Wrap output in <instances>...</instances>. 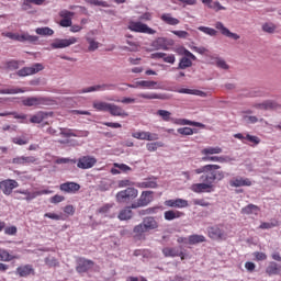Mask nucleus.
<instances>
[{
  "instance_id": "obj_1",
  "label": "nucleus",
  "mask_w": 281,
  "mask_h": 281,
  "mask_svg": "<svg viewBox=\"0 0 281 281\" xmlns=\"http://www.w3.org/2000/svg\"><path fill=\"white\" fill-rule=\"evenodd\" d=\"M217 170H221L220 165H205L195 169V175L202 176L200 177V183L191 186L192 192H195L196 194L214 192V182L223 181L225 179V172Z\"/></svg>"
},
{
  "instance_id": "obj_2",
  "label": "nucleus",
  "mask_w": 281,
  "mask_h": 281,
  "mask_svg": "<svg viewBox=\"0 0 281 281\" xmlns=\"http://www.w3.org/2000/svg\"><path fill=\"white\" fill-rule=\"evenodd\" d=\"M139 191L133 187H127L125 190L119 191L115 195L117 203H133L137 199Z\"/></svg>"
},
{
  "instance_id": "obj_3",
  "label": "nucleus",
  "mask_w": 281,
  "mask_h": 281,
  "mask_svg": "<svg viewBox=\"0 0 281 281\" xmlns=\"http://www.w3.org/2000/svg\"><path fill=\"white\" fill-rule=\"evenodd\" d=\"M153 191H143L137 202L131 204L132 210H137V207H146V205H150L153 203Z\"/></svg>"
},
{
  "instance_id": "obj_4",
  "label": "nucleus",
  "mask_w": 281,
  "mask_h": 281,
  "mask_svg": "<svg viewBox=\"0 0 281 281\" xmlns=\"http://www.w3.org/2000/svg\"><path fill=\"white\" fill-rule=\"evenodd\" d=\"M127 30H131V32H137L138 34H157V31L150 29L148 25L135 21H131L128 23Z\"/></svg>"
},
{
  "instance_id": "obj_5",
  "label": "nucleus",
  "mask_w": 281,
  "mask_h": 281,
  "mask_svg": "<svg viewBox=\"0 0 281 281\" xmlns=\"http://www.w3.org/2000/svg\"><path fill=\"white\" fill-rule=\"evenodd\" d=\"M15 188H19V182L14 179H5L0 181V190L3 194H5V196H10Z\"/></svg>"
},
{
  "instance_id": "obj_6",
  "label": "nucleus",
  "mask_w": 281,
  "mask_h": 281,
  "mask_svg": "<svg viewBox=\"0 0 281 281\" xmlns=\"http://www.w3.org/2000/svg\"><path fill=\"white\" fill-rule=\"evenodd\" d=\"M76 43H78L77 37H70L68 40L56 38L50 44V47L52 49H65V47H71V45H76Z\"/></svg>"
},
{
  "instance_id": "obj_7",
  "label": "nucleus",
  "mask_w": 281,
  "mask_h": 281,
  "mask_svg": "<svg viewBox=\"0 0 281 281\" xmlns=\"http://www.w3.org/2000/svg\"><path fill=\"white\" fill-rule=\"evenodd\" d=\"M98 164V159L93 156H82L77 161V168L80 170H89V168H93Z\"/></svg>"
},
{
  "instance_id": "obj_8",
  "label": "nucleus",
  "mask_w": 281,
  "mask_h": 281,
  "mask_svg": "<svg viewBox=\"0 0 281 281\" xmlns=\"http://www.w3.org/2000/svg\"><path fill=\"white\" fill-rule=\"evenodd\" d=\"M93 265H95L93 260L86 259L82 257L78 258L76 271L77 273H87V271H91V269H93Z\"/></svg>"
},
{
  "instance_id": "obj_9",
  "label": "nucleus",
  "mask_w": 281,
  "mask_h": 281,
  "mask_svg": "<svg viewBox=\"0 0 281 281\" xmlns=\"http://www.w3.org/2000/svg\"><path fill=\"white\" fill-rule=\"evenodd\" d=\"M126 87H130V89H159V83L153 80H140L133 85L128 83Z\"/></svg>"
},
{
  "instance_id": "obj_10",
  "label": "nucleus",
  "mask_w": 281,
  "mask_h": 281,
  "mask_svg": "<svg viewBox=\"0 0 281 281\" xmlns=\"http://www.w3.org/2000/svg\"><path fill=\"white\" fill-rule=\"evenodd\" d=\"M43 64H34L31 67H24L18 71V76L25 78V76H34V74H38V71H43Z\"/></svg>"
},
{
  "instance_id": "obj_11",
  "label": "nucleus",
  "mask_w": 281,
  "mask_h": 281,
  "mask_svg": "<svg viewBox=\"0 0 281 281\" xmlns=\"http://www.w3.org/2000/svg\"><path fill=\"white\" fill-rule=\"evenodd\" d=\"M76 13L69 11V10H61L59 11V16H60V21H59V25L60 27H71L72 25V21L71 19H74Z\"/></svg>"
},
{
  "instance_id": "obj_12",
  "label": "nucleus",
  "mask_w": 281,
  "mask_h": 281,
  "mask_svg": "<svg viewBox=\"0 0 281 281\" xmlns=\"http://www.w3.org/2000/svg\"><path fill=\"white\" fill-rule=\"evenodd\" d=\"M134 139H142L145 142H157L159 139V134L150 132H134L132 133Z\"/></svg>"
},
{
  "instance_id": "obj_13",
  "label": "nucleus",
  "mask_w": 281,
  "mask_h": 281,
  "mask_svg": "<svg viewBox=\"0 0 281 281\" xmlns=\"http://www.w3.org/2000/svg\"><path fill=\"white\" fill-rule=\"evenodd\" d=\"M234 137L235 139H240L243 144H247V142H249L250 146H258V144H260V137L250 134L245 135L243 133H237L234 134Z\"/></svg>"
},
{
  "instance_id": "obj_14",
  "label": "nucleus",
  "mask_w": 281,
  "mask_h": 281,
  "mask_svg": "<svg viewBox=\"0 0 281 281\" xmlns=\"http://www.w3.org/2000/svg\"><path fill=\"white\" fill-rule=\"evenodd\" d=\"M251 186H254V182L249 178L235 177L229 181L231 188H249Z\"/></svg>"
},
{
  "instance_id": "obj_15",
  "label": "nucleus",
  "mask_w": 281,
  "mask_h": 281,
  "mask_svg": "<svg viewBox=\"0 0 281 281\" xmlns=\"http://www.w3.org/2000/svg\"><path fill=\"white\" fill-rule=\"evenodd\" d=\"M59 190L66 194H76L80 192V184L71 181L64 182L59 186Z\"/></svg>"
},
{
  "instance_id": "obj_16",
  "label": "nucleus",
  "mask_w": 281,
  "mask_h": 281,
  "mask_svg": "<svg viewBox=\"0 0 281 281\" xmlns=\"http://www.w3.org/2000/svg\"><path fill=\"white\" fill-rule=\"evenodd\" d=\"M215 29H217L218 32H221L222 36H226L227 38H233V41H238L240 38V35L236 33H232V31H229V29H227L225 24H223V22H216Z\"/></svg>"
},
{
  "instance_id": "obj_17",
  "label": "nucleus",
  "mask_w": 281,
  "mask_h": 281,
  "mask_svg": "<svg viewBox=\"0 0 281 281\" xmlns=\"http://www.w3.org/2000/svg\"><path fill=\"white\" fill-rule=\"evenodd\" d=\"M207 236L212 240H223L225 238V232L218 225H215L207 228Z\"/></svg>"
},
{
  "instance_id": "obj_18",
  "label": "nucleus",
  "mask_w": 281,
  "mask_h": 281,
  "mask_svg": "<svg viewBox=\"0 0 281 281\" xmlns=\"http://www.w3.org/2000/svg\"><path fill=\"white\" fill-rule=\"evenodd\" d=\"M47 100L43 97H29L22 100L24 106H43Z\"/></svg>"
},
{
  "instance_id": "obj_19",
  "label": "nucleus",
  "mask_w": 281,
  "mask_h": 281,
  "mask_svg": "<svg viewBox=\"0 0 281 281\" xmlns=\"http://www.w3.org/2000/svg\"><path fill=\"white\" fill-rule=\"evenodd\" d=\"M165 205L167 207H177L178 210H183V207H188L190 204L188 203V200L178 198L173 200H166Z\"/></svg>"
},
{
  "instance_id": "obj_20",
  "label": "nucleus",
  "mask_w": 281,
  "mask_h": 281,
  "mask_svg": "<svg viewBox=\"0 0 281 281\" xmlns=\"http://www.w3.org/2000/svg\"><path fill=\"white\" fill-rule=\"evenodd\" d=\"M108 113H110V115H112L113 117H128V114L126 113V111H124V109L113 103H110Z\"/></svg>"
},
{
  "instance_id": "obj_21",
  "label": "nucleus",
  "mask_w": 281,
  "mask_h": 281,
  "mask_svg": "<svg viewBox=\"0 0 281 281\" xmlns=\"http://www.w3.org/2000/svg\"><path fill=\"white\" fill-rule=\"evenodd\" d=\"M12 164L15 166H27L29 164H36V157L34 156H20L12 159Z\"/></svg>"
},
{
  "instance_id": "obj_22",
  "label": "nucleus",
  "mask_w": 281,
  "mask_h": 281,
  "mask_svg": "<svg viewBox=\"0 0 281 281\" xmlns=\"http://www.w3.org/2000/svg\"><path fill=\"white\" fill-rule=\"evenodd\" d=\"M111 87H113V85H109V83L95 85V86H91L80 90L79 93H93V91H106L111 89Z\"/></svg>"
},
{
  "instance_id": "obj_23",
  "label": "nucleus",
  "mask_w": 281,
  "mask_h": 281,
  "mask_svg": "<svg viewBox=\"0 0 281 281\" xmlns=\"http://www.w3.org/2000/svg\"><path fill=\"white\" fill-rule=\"evenodd\" d=\"M267 276H281V265L276 261H270L266 267Z\"/></svg>"
},
{
  "instance_id": "obj_24",
  "label": "nucleus",
  "mask_w": 281,
  "mask_h": 281,
  "mask_svg": "<svg viewBox=\"0 0 281 281\" xmlns=\"http://www.w3.org/2000/svg\"><path fill=\"white\" fill-rule=\"evenodd\" d=\"M16 273L20 278H27V276H34V267L32 265H24L16 268Z\"/></svg>"
},
{
  "instance_id": "obj_25",
  "label": "nucleus",
  "mask_w": 281,
  "mask_h": 281,
  "mask_svg": "<svg viewBox=\"0 0 281 281\" xmlns=\"http://www.w3.org/2000/svg\"><path fill=\"white\" fill-rule=\"evenodd\" d=\"M240 213L246 216H250L251 214L258 216V214L260 213V206L256 204H248L241 209Z\"/></svg>"
},
{
  "instance_id": "obj_26",
  "label": "nucleus",
  "mask_w": 281,
  "mask_h": 281,
  "mask_svg": "<svg viewBox=\"0 0 281 281\" xmlns=\"http://www.w3.org/2000/svg\"><path fill=\"white\" fill-rule=\"evenodd\" d=\"M143 224H145L147 232H153L155 229H158V227H159V223L153 216L144 217Z\"/></svg>"
},
{
  "instance_id": "obj_27",
  "label": "nucleus",
  "mask_w": 281,
  "mask_h": 281,
  "mask_svg": "<svg viewBox=\"0 0 281 281\" xmlns=\"http://www.w3.org/2000/svg\"><path fill=\"white\" fill-rule=\"evenodd\" d=\"M149 231L146 228L144 222L134 226V228H133V234H134L135 238H138V240H142V238H144V234H146Z\"/></svg>"
},
{
  "instance_id": "obj_28",
  "label": "nucleus",
  "mask_w": 281,
  "mask_h": 281,
  "mask_svg": "<svg viewBox=\"0 0 281 281\" xmlns=\"http://www.w3.org/2000/svg\"><path fill=\"white\" fill-rule=\"evenodd\" d=\"M12 260H19V256L10 254V251L0 248V262H12Z\"/></svg>"
},
{
  "instance_id": "obj_29",
  "label": "nucleus",
  "mask_w": 281,
  "mask_h": 281,
  "mask_svg": "<svg viewBox=\"0 0 281 281\" xmlns=\"http://www.w3.org/2000/svg\"><path fill=\"white\" fill-rule=\"evenodd\" d=\"M175 124H178V126H198V128L205 127V125L203 123L190 121L187 119H178V120H176Z\"/></svg>"
},
{
  "instance_id": "obj_30",
  "label": "nucleus",
  "mask_w": 281,
  "mask_h": 281,
  "mask_svg": "<svg viewBox=\"0 0 281 281\" xmlns=\"http://www.w3.org/2000/svg\"><path fill=\"white\" fill-rule=\"evenodd\" d=\"M117 218L119 221H131V218H133V207L126 206L125 209L121 210Z\"/></svg>"
},
{
  "instance_id": "obj_31",
  "label": "nucleus",
  "mask_w": 281,
  "mask_h": 281,
  "mask_svg": "<svg viewBox=\"0 0 281 281\" xmlns=\"http://www.w3.org/2000/svg\"><path fill=\"white\" fill-rule=\"evenodd\" d=\"M18 42L19 43H36L38 42V36L30 35V33H22V34H19Z\"/></svg>"
},
{
  "instance_id": "obj_32",
  "label": "nucleus",
  "mask_w": 281,
  "mask_h": 281,
  "mask_svg": "<svg viewBox=\"0 0 281 281\" xmlns=\"http://www.w3.org/2000/svg\"><path fill=\"white\" fill-rule=\"evenodd\" d=\"M161 21L164 23H166L167 25H179V23H181V21H179V19L177 18H172L171 13H164L160 16Z\"/></svg>"
},
{
  "instance_id": "obj_33",
  "label": "nucleus",
  "mask_w": 281,
  "mask_h": 281,
  "mask_svg": "<svg viewBox=\"0 0 281 281\" xmlns=\"http://www.w3.org/2000/svg\"><path fill=\"white\" fill-rule=\"evenodd\" d=\"M164 216L165 221H175V218H181V216H183V212L169 210L165 212Z\"/></svg>"
},
{
  "instance_id": "obj_34",
  "label": "nucleus",
  "mask_w": 281,
  "mask_h": 281,
  "mask_svg": "<svg viewBox=\"0 0 281 281\" xmlns=\"http://www.w3.org/2000/svg\"><path fill=\"white\" fill-rule=\"evenodd\" d=\"M257 109H263L265 111H269L271 109H280V104L274 101H265L263 103L257 104Z\"/></svg>"
},
{
  "instance_id": "obj_35",
  "label": "nucleus",
  "mask_w": 281,
  "mask_h": 281,
  "mask_svg": "<svg viewBox=\"0 0 281 281\" xmlns=\"http://www.w3.org/2000/svg\"><path fill=\"white\" fill-rule=\"evenodd\" d=\"M162 255L165 258H177V256H179V248L165 247L162 248Z\"/></svg>"
},
{
  "instance_id": "obj_36",
  "label": "nucleus",
  "mask_w": 281,
  "mask_h": 281,
  "mask_svg": "<svg viewBox=\"0 0 281 281\" xmlns=\"http://www.w3.org/2000/svg\"><path fill=\"white\" fill-rule=\"evenodd\" d=\"M206 240L207 239L203 235L193 234L188 237L189 245H199L201 243H205Z\"/></svg>"
},
{
  "instance_id": "obj_37",
  "label": "nucleus",
  "mask_w": 281,
  "mask_h": 281,
  "mask_svg": "<svg viewBox=\"0 0 281 281\" xmlns=\"http://www.w3.org/2000/svg\"><path fill=\"white\" fill-rule=\"evenodd\" d=\"M52 190H40V191H35V192H31L25 196V201H33V199H36V196H43V194H52Z\"/></svg>"
},
{
  "instance_id": "obj_38",
  "label": "nucleus",
  "mask_w": 281,
  "mask_h": 281,
  "mask_svg": "<svg viewBox=\"0 0 281 281\" xmlns=\"http://www.w3.org/2000/svg\"><path fill=\"white\" fill-rule=\"evenodd\" d=\"M138 98H143V100H164L165 97L164 94H159V93H138L137 94Z\"/></svg>"
},
{
  "instance_id": "obj_39",
  "label": "nucleus",
  "mask_w": 281,
  "mask_h": 281,
  "mask_svg": "<svg viewBox=\"0 0 281 281\" xmlns=\"http://www.w3.org/2000/svg\"><path fill=\"white\" fill-rule=\"evenodd\" d=\"M136 188H142V189L151 188V189H155V188H157V181L148 178V179H145V181H143V182L136 183Z\"/></svg>"
},
{
  "instance_id": "obj_40",
  "label": "nucleus",
  "mask_w": 281,
  "mask_h": 281,
  "mask_svg": "<svg viewBox=\"0 0 281 281\" xmlns=\"http://www.w3.org/2000/svg\"><path fill=\"white\" fill-rule=\"evenodd\" d=\"M221 153H223V148L221 147H206L201 150V155H205L206 157L207 155H221Z\"/></svg>"
},
{
  "instance_id": "obj_41",
  "label": "nucleus",
  "mask_w": 281,
  "mask_h": 281,
  "mask_svg": "<svg viewBox=\"0 0 281 281\" xmlns=\"http://www.w3.org/2000/svg\"><path fill=\"white\" fill-rule=\"evenodd\" d=\"M43 120H47V113H45V112H38V113L34 114V115L31 117L30 122H31L32 124H41V122H43Z\"/></svg>"
},
{
  "instance_id": "obj_42",
  "label": "nucleus",
  "mask_w": 281,
  "mask_h": 281,
  "mask_svg": "<svg viewBox=\"0 0 281 281\" xmlns=\"http://www.w3.org/2000/svg\"><path fill=\"white\" fill-rule=\"evenodd\" d=\"M36 34H38L40 36H54V30H52L48 26H44V27H37L35 30Z\"/></svg>"
},
{
  "instance_id": "obj_43",
  "label": "nucleus",
  "mask_w": 281,
  "mask_h": 281,
  "mask_svg": "<svg viewBox=\"0 0 281 281\" xmlns=\"http://www.w3.org/2000/svg\"><path fill=\"white\" fill-rule=\"evenodd\" d=\"M2 69H7L8 71H15V69H19V61L18 60L5 61L2 66Z\"/></svg>"
},
{
  "instance_id": "obj_44",
  "label": "nucleus",
  "mask_w": 281,
  "mask_h": 281,
  "mask_svg": "<svg viewBox=\"0 0 281 281\" xmlns=\"http://www.w3.org/2000/svg\"><path fill=\"white\" fill-rule=\"evenodd\" d=\"M44 218H50V221H67V216H65L63 213H45Z\"/></svg>"
},
{
  "instance_id": "obj_45",
  "label": "nucleus",
  "mask_w": 281,
  "mask_h": 281,
  "mask_svg": "<svg viewBox=\"0 0 281 281\" xmlns=\"http://www.w3.org/2000/svg\"><path fill=\"white\" fill-rule=\"evenodd\" d=\"M203 161H216L218 164H225L227 159L223 156H204L202 158Z\"/></svg>"
},
{
  "instance_id": "obj_46",
  "label": "nucleus",
  "mask_w": 281,
  "mask_h": 281,
  "mask_svg": "<svg viewBox=\"0 0 281 281\" xmlns=\"http://www.w3.org/2000/svg\"><path fill=\"white\" fill-rule=\"evenodd\" d=\"M146 148L149 153H155L157 148H164V144L161 142L147 143Z\"/></svg>"
},
{
  "instance_id": "obj_47",
  "label": "nucleus",
  "mask_w": 281,
  "mask_h": 281,
  "mask_svg": "<svg viewBox=\"0 0 281 281\" xmlns=\"http://www.w3.org/2000/svg\"><path fill=\"white\" fill-rule=\"evenodd\" d=\"M9 115H13L15 120H25L27 116L25 114H19L16 112H1L0 117H8Z\"/></svg>"
},
{
  "instance_id": "obj_48",
  "label": "nucleus",
  "mask_w": 281,
  "mask_h": 281,
  "mask_svg": "<svg viewBox=\"0 0 281 281\" xmlns=\"http://www.w3.org/2000/svg\"><path fill=\"white\" fill-rule=\"evenodd\" d=\"M198 30L207 36H216L218 32L210 26H199Z\"/></svg>"
},
{
  "instance_id": "obj_49",
  "label": "nucleus",
  "mask_w": 281,
  "mask_h": 281,
  "mask_svg": "<svg viewBox=\"0 0 281 281\" xmlns=\"http://www.w3.org/2000/svg\"><path fill=\"white\" fill-rule=\"evenodd\" d=\"M45 265L52 269L53 267H60V261L55 257H46L44 260Z\"/></svg>"
},
{
  "instance_id": "obj_50",
  "label": "nucleus",
  "mask_w": 281,
  "mask_h": 281,
  "mask_svg": "<svg viewBox=\"0 0 281 281\" xmlns=\"http://www.w3.org/2000/svg\"><path fill=\"white\" fill-rule=\"evenodd\" d=\"M110 105H111V103L100 101V102L93 103V109H95V111H108L109 112Z\"/></svg>"
},
{
  "instance_id": "obj_51",
  "label": "nucleus",
  "mask_w": 281,
  "mask_h": 281,
  "mask_svg": "<svg viewBox=\"0 0 281 281\" xmlns=\"http://www.w3.org/2000/svg\"><path fill=\"white\" fill-rule=\"evenodd\" d=\"M2 94H16V93H25V90L21 88H10V89H2L0 90Z\"/></svg>"
},
{
  "instance_id": "obj_52",
  "label": "nucleus",
  "mask_w": 281,
  "mask_h": 281,
  "mask_svg": "<svg viewBox=\"0 0 281 281\" xmlns=\"http://www.w3.org/2000/svg\"><path fill=\"white\" fill-rule=\"evenodd\" d=\"M191 65H192V60H190V58L182 57L178 65V69H188V67H190Z\"/></svg>"
},
{
  "instance_id": "obj_53",
  "label": "nucleus",
  "mask_w": 281,
  "mask_h": 281,
  "mask_svg": "<svg viewBox=\"0 0 281 281\" xmlns=\"http://www.w3.org/2000/svg\"><path fill=\"white\" fill-rule=\"evenodd\" d=\"M178 93H187L189 95H203V91L201 90H192V89H186V88L178 90Z\"/></svg>"
},
{
  "instance_id": "obj_54",
  "label": "nucleus",
  "mask_w": 281,
  "mask_h": 281,
  "mask_svg": "<svg viewBox=\"0 0 281 281\" xmlns=\"http://www.w3.org/2000/svg\"><path fill=\"white\" fill-rule=\"evenodd\" d=\"M177 131L179 135H194V133H198V131L192 127H180Z\"/></svg>"
},
{
  "instance_id": "obj_55",
  "label": "nucleus",
  "mask_w": 281,
  "mask_h": 281,
  "mask_svg": "<svg viewBox=\"0 0 281 281\" xmlns=\"http://www.w3.org/2000/svg\"><path fill=\"white\" fill-rule=\"evenodd\" d=\"M157 115H159L164 122H170V115H172V113H170L168 110H158Z\"/></svg>"
},
{
  "instance_id": "obj_56",
  "label": "nucleus",
  "mask_w": 281,
  "mask_h": 281,
  "mask_svg": "<svg viewBox=\"0 0 281 281\" xmlns=\"http://www.w3.org/2000/svg\"><path fill=\"white\" fill-rule=\"evenodd\" d=\"M262 31L267 32L268 34H273L276 32V24H273V23H265L262 25Z\"/></svg>"
},
{
  "instance_id": "obj_57",
  "label": "nucleus",
  "mask_w": 281,
  "mask_h": 281,
  "mask_svg": "<svg viewBox=\"0 0 281 281\" xmlns=\"http://www.w3.org/2000/svg\"><path fill=\"white\" fill-rule=\"evenodd\" d=\"M87 41L89 43V52H95V49L100 47V43L95 42L93 38L89 37Z\"/></svg>"
},
{
  "instance_id": "obj_58",
  "label": "nucleus",
  "mask_w": 281,
  "mask_h": 281,
  "mask_svg": "<svg viewBox=\"0 0 281 281\" xmlns=\"http://www.w3.org/2000/svg\"><path fill=\"white\" fill-rule=\"evenodd\" d=\"M12 142H13V144H16L18 146H25V144L30 143V140L25 137H13Z\"/></svg>"
},
{
  "instance_id": "obj_59",
  "label": "nucleus",
  "mask_w": 281,
  "mask_h": 281,
  "mask_svg": "<svg viewBox=\"0 0 281 281\" xmlns=\"http://www.w3.org/2000/svg\"><path fill=\"white\" fill-rule=\"evenodd\" d=\"M59 135H61V137H74L75 130H71V128H60Z\"/></svg>"
},
{
  "instance_id": "obj_60",
  "label": "nucleus",
  "mask_w": 281,
  "mask_h": 281,
  "mask_svg": "<svg viewBox=\"0 0 281 281\" xmlns=\"http://www.w3.org/2000/svg\"><path fill=\"white\" fill-rule=\"evenodd\" d=\"M18 232L19 229L16 228V226H9V227L4 226V234L7 236H16Z\"/></svg>"
},
{
  "instance_id": "obj_61",
  "label": "nucleus",
  "mask_w": 281,
  "mask_h": 281,
  "mask_svg": "<svg viewBox=\"0 0 281 281\" xmlns=\"http://www.w3.org/2000/svg\"><path fill=\"white\" fill-rule=\"evenodd\" d=\"M117 186H119V188H131V186H135V182H133L128 179H125V180H120L117 182Z\"/></svg>"
},
{
  "instance_id": "obj_62",
  "label": "nucleus",
  "mask_w": 281,
  "mask_h": 281,
  "mask_svg": "<svg viewBox=\"0 0 281 281\" xmlns=\"http://www.w3.org/2000/svg\"><path fill=\"white\" fill-rule=\"evenodd\" d=\"M243 120L246 124H256L258 122V117L251 115H244Z\"/></svg>"
},
{
  "instance_id": "obj_63",
  "label": "nucleus",
  "mask_w": 281,
  "mask_h": 281,
  "mask_svg": "<svg viewBox=\"0 0 281 281\" xmlns=\"http://www.w3.org/2000/svg\"><path fill=\"white\" fill-rule=\"evenodd\" d=\"M50 203H54L55 205L58 203H63V201H65V196L64 195H59V194H55L54 196L50 198Z\"/></svg>"
},
{
  "instance_id": "obj_64",
  "label": "nucleus",
  "mask_w": 281,
  "mask_h": 281,
  "mask_svg": "<svg viewBox=\"0 0 281 281\" xmlns=\"http://www.w3.org/2000/svg\"><path fill=\"white\" fill-rule=\"evenodd\" d=\"M74 137H89V131L75 130Z\"/></svg>"
}]
</instances>
